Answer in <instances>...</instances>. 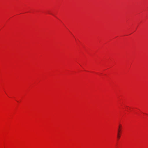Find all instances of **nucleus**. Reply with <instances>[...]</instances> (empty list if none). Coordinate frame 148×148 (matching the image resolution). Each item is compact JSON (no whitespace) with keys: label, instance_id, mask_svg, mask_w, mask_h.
<instances>
[{"label":"nucleus","instance_id":"1","mask_svg":"<svg viewBox=\"0 0 148 148\" xmlns=\"http://www.w3.org/2000/svg\"><path fill=\"white\" fill-rule=\"evenodd\" d=\"M121 126V125H120L119 126V129H118V136H117V137L119 139L120 137V135H119V132H120V128Z\"/></svg>","mask_w":148,"mask_h":148}]
</instances>
